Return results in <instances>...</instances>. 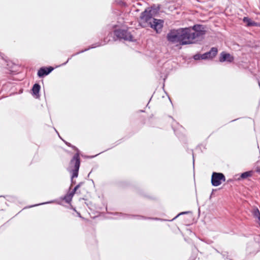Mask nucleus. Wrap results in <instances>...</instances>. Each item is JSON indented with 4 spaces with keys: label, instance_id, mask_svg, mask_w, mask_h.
Here are the masks:
<instances>
[{
    "label": "nucleus",
    "instance_id": "nucleus-15",
    "mask_svg": "<svg viewBox=\"0 0 260 260\" xmlns=\"http://www.w3.org/2000/svg\"><path fill=\"white\" fill-rule=\"evenodd\" d=\"M252 213L254 217L258 219V224L260 225V212L259 210L257 208L255 207L253 209Z\"/></svg>",
    "mask_w": 260,
    "mask_h": 260
},
{
    "label": "nucleus",
    "instance_id": "nucleus-9",
    "mask_svg": "<svg viewBox=\"0 0 260 260\" xmlns=\"http://www.w3.org/2000/svg\"><path fill=\"white\" fill-rule=\"evenodd\" d=\"M116 214L118 215L119 216V218H130L132 217H135L137 219H151L154 220H165L164 219L159 218L157 217H146L143 216L141 215H128L125 214H123L122 213H116Z\"/></svg>",
    "mask_w": 260,
    "mask_h": 260
},
{
    "label": "nucleus",
    "instance_id": "nucleus-8",
    "mask_svg": "<svg viewBox=\"0 0 260 260\" xmlns=\"http://www.w3.org/2000/svg\"><path fill=\"white\" fill-rule=\"evenodd\" d=\"M106 44L105 41H102L101 42H99L98 43H96L95 44H92L91 46H90L88 48H86V49H85L84 50H82L79 52H78L74 54H73L71 57L69 58L68 59V60H67V61H66L65 62L63 63L62 64H61L60 66H64L66 65L68 62V61L70 60V59H71V57H73V56H74L75 55H77L78 54H79L81 53H83L86 51H88L89 50V49H93V48H95L97 47H99V46H103L104 45H105Z\"/></svg>",
    "mask_w": 260,
    "mask_h": 260
},
{
    "label": "nucleus",
    "instance_id": "nucleus-30",
    "mask_svg": "<svg viewBox=\"0 0 260 260\" xmlns=\"http://www.w3.org/2000/svg\"><path fill=\"white\" fill-rule=\"evenodd\" d=\"M192 157H193V164L194 165V155H193V153H192Z\"/></svg>",
    "mask_w": 260,
    "mask_h": 260
},
{
    "label": "nucleus",
    "instance_id": "nucleus-5",
    "mask_svg": "<svg viewBox=\"0 0 260 260\" xmlns=\"http://www.w3.org/2000/svg\"><path fill=\"white\" fill-rule=\"evenodd\" d=\"M114 35L119 39H123L125 41L134 42L133 36L131 33L126 29H117L114 31Z\"/></svg>",
    "mask_w": 260,
    "mask_h": 260
},
{
    "label": "nucleus",
    "instance_id": "nucleus-23",
    "mask_svg": "<svg viewBox=\"0 0 260 260\" xmlns=\"http://www.w3.org/2000/svg\"><path fill=\"white\" fill-rule=\"evenodd\" d=\"M53 202V201H49V202H45V203H40V204H36V205H32V206H29V207H35V206H39V205H44V204H50V203H52Z\"/></svg>",
    "mask_w": 260,
    "mask_h": 260
},
{
    "label": "nucleus",
    "instance_id": "nucleus-3",
    "mask_svg": "<svg viewBox=\"0 0 260 260\" xmlns=\"http://www.w3.org/2000/svg\"><path fill=\"white\" fill-rule=\"evenodd\" d=\"M18 68L17 64L9 59L4 58L1 54V73L6 75L14 74L17 72Z\"/></svg>",
    "mask_w": 260,
    "mask_h": 260
},
{
    "label": "nucleus",
    "instance_id": "nucleus-33",
    "mask_svg": "<svg viewBox=\"0 0 260 260\" xmlns=\"http://www.w3.org/2000/svg\"><path fill=\"white\" fill-rule=\"evenodd\" d=\"M194 258H190V259H188V260H194Z\"/></svg>",
    "mask_w": 260,
    "mask_h": 260
},
{
    "label": "nucleus",
    "instance_id": "nucleus-32",
    "mask_svg": "<svg viewBox=\"0 0 260 260\" xmlns=\"http://www.w3.org/2000/svg\"><path fill=\"white\" fill-rule=\"evenodd\" d=\"M78 216H79L80 217H81L80 213H78Z\"/></svg>",
    "mask_w": 260,
    "mask_h": 260
},
{
    "label": "nucleus",
    "instance_id": "nucleus-4",
    "mask_svg": "<svg viewBox=\"0 0 260 260\" xmlns=\"http://www.w3.org/2000/svg\"><path fill=\"white\" fill-rule=\"evenodd\" d=\"M80 158L78 153H76L71 159L70 165L71 167H74L72 170V175L71 178H77L78 176L79 170L80 166Z\"/></svg>",
    "mask_w": 260,
    "mask_h": 260
},
{
    "label": "nucleus",
    "instance_id": "nucleus-1",
    "mask_svg": "<svg viewBox=\"0 0 260 260\" xmlns=\"http://www.w3.org/2000/svg\"><path fill=\"white\" fill-rule=\"evenodd\" d=\"M206 32V26L194 24L192 26L171 29L167 35L168 42L181 45L197 43L203 39Z\"/></svg>",
    "mask_w": 260,
    "mask_h": 260
},
{
    "label": "nucleus",
    "instance_id": "nucleus-7",
    "mask_svg": "<svg viewBox=\"0 0 260 260\" xmlns=\"http://www.w3.org/2000/svg\"><path fill=\"white\" fill-rule=\"evenodd\" d=\"M164 23L163 20L153 18L149 23L148 27L152 28L157 34H160L162 31Z\"/></svg>",
    "mask_w": 260,
    "mask_h": 260
},
{
    "label": "nucleus",
    "instance_id": "nucleus-27",
    "mask_svg": "<svg viewBox=\"0 0 260 260\" xmlns=\"http://www.w3.org/2000/svg\"><path fill=\"white\" fill-rule=\"evenodd\" d=\"M169 117L172 119L173 121H174V122L175 124H176L177 125H178V126H180V125H179V123H178V122H177L174 120V119H173V117H172L171 116H169Z\"/></svg>",
    "mask_w": 260,
    "mask_h": 260
},
{
    "label": "nucleus",
    "instance_id": "nucleus-19",
    "mask_svg": "<svg viewBox=\"0 0 260 260\" xmlns=\"http://www.w3.org/2000/svg\"><path fill=\"white\" fill-rule=\"evenodd\" d=\"M64 142L68 146L73 148L75 150L77 151L76 153H78L80 155V151L76 146L72 145L71 143L67 142L66 141H64Z\"/></svg>",
    "mask_w": 260,
    "mask_h": 260
},
{
    "label": "nucleus",
    "instance_id": "nucleus-21",
    "mask_svg": "<svg viewBox=\"0 0 260 260\" xmlns=\"http://www.w3.org/2000/svg\"><path fill=\"white\" fill-rule=\"evenodd\" d=\"M189 212L188 211H185V212H180V213H179L178 214H177L174 218H173L172 220H169V221H173L174 220V219H176L178 217H179L180 215H183V214H187Z\"/></svg>",
    "mask_w": 260,
    "mask_h": 260
},
{
    "label": "nucleus",
    "instance_id": "nucleus-10",
    "mask_svg": "<svg viewBox=\"0 0 260 260\" xmlns=\"http://www.w3.org/2000/svg\"><path fill=\"white\" fill-rule=\"evenodd\" d=\"M53 70L54 68L51 66L41 67L38 70L37 75L39 78H43L49 75Z\"/></svg>",
    "mask_w": 260,
    "mask_h": 260
},
{
    "label": "nucleus",
    "instance_id": "nucleus-12",
    "mask_svg": "<svg viewBox=\"0 0 260 260\" xmlns=\"http://www.w3.org/2000/svg\"><path fill=\"white\" fill-rule=\"evenodd\" d=\"M234 59V57L231 56L230 54L222 52L220 54L219 61L221 62L225 61L232 62L233 61Z\"/></svg>",
    "mask_w": 260,
    "mask_h": 260
},
{
    "label": "nucleus",
    "instance_id": "nucleus-2",
    "mask_svg": "<svg viewBox=\"0 0 260 260\" xmlns=\"http://www.w3.org/2000/svg\"><path fill=\"white\" fill-rule=\"evenodd\" d=\"M159 7L151 6L147 8L140 15L138 20L139 25L142 28L148 27L149 23L159 10Z\"/></svg>",
    "mask_w": 260,
    "mask_h": 260
},
{
    "label": "nucleus",
    "instance_id": "nucleus-18",
    "mask_svg": "<svg viewBox=\"0 0 260 260\" xmlns=\"http://www.w3.org/2000/svg\"><path fill=\"white\" fill-rule=\"evenodd\" d=\"M83 184V182H80L78 185H77L73 189V190L70 192L72 195L74 196V194L76 193L77 190L80 187L81 185Z\"/></svg>",
    "mask_w": 260,
    "mask_h": 260
},
{
    "label": "nucleus",
    "instance_id": "nucleus-24",
    "mask_svg": "<svg viewBox=\"0 0 260 260\" xmlns=\"http://www.w3.org/2000/svg\"><path fill=\"white\" fill-rule=\"evenodd\" d=\"M101 153H102V152H101ZM99 154H100V153H99ZM98 155V154H96V155H93V156H85V157L86 158H93L94 157H95V156H97Z\"/></svg>",
    "mask_w": 260,
    "mask_h": 260
},
{
    "label": "nucleus",
    "instance_id": "nucleus-16",
    "mask_svg": "<svg viewBox=\"0 0 260 260\" xmlns=\"http://www.w3.org/2000/svg\"><path fill=\"white\" fill-rule=\"evenodd\" d=\"M243 21L246 23L247 26H252V25H255V22L251 20L250 18L248 17H244L243 19Z\"/></svg>",
    "mask_w": 260,
    "mask_h": 260
},
{
    "label": "nucleus",
    "instance_id": "nucleus-14",
    "mask_svg": "<svg viewBox=\"0 0 260 260\" xmlns=\"http://www.w3.org/2000/svg\"><path fill=\"white\" fill-rule=\"evenodd\" d=\"M254 172L252 170L248 171L245 172L244 173H242L241 174L239 178H238V180H240L241 179H245L247 178L248 177H251L253 174Z\"/></svg>",
    "mask_w": 260,
    "mask_h": 260
},
{
    "label": "nucleus",
    "instance_id": "nucleus-29",
    "mask_svg": "<svg viewBox=\"0 0 260 260\" xmlns=\"http://www.w3.org/2000/svg\"><path fill=\"white\" fill-rule=\"evenodd\" d=\"M71 183L72 184H75L76 183V181L73 180V179L71 178Z\"/></svg>",
    "mask_w": 260,
    "mask_h": 260
},
{
    "label": "nucleus",
    "instance_id": "nucleus-25",
    "mask_svg": "<svg viewBox=\"0 0 260 260\" xmlns=\"http://www.w3.org/2000/svg\"><path fill=\"white\" fill-rule=\"evenodd\" d=\"M172 128L173 129L174 131V133H175L176 135H177L176 134V130L175 129V123H172Z\"/></svg>",
    "mask_w": 260,
    "mask_h": 260
},
{
    "label": "nucleus",
    "instance_id": "nucleus-28",
    "mask_svg": "<svg viewBox=\"0 0 260 260\" xmlns=\"http://www.w3.org/2000/svg\"><path fill=\"white\" fill-rule=\"evenodd\" d=\"M255 171L257 173H260V167H257Z\"/></svg>",
    "mask_w": 260,
    "mask_h": 260
},
{
    "label": "nucleus",
    "instance_id": "nucleus-26",
    "mask_svg": "<svg viewBox=\"0 0 260 260\" xmlns=\"http://www.w3.org/2000/svg\"><path fill=\"white\" fill-rule=\"evenodd\" d=\"M255 25H252V26H258V27H260V23H258V22H255Z\"/></svg>",
    "mask_w": 260,
    "mask_h": 260
},
{
    "label": "nucleus",
    "instance_id": "nucleus-6",
    "mask_svg": "<svg viewBox=\"0 0 260 260\" xmlns=\"http://www.w3.org/2000/svg\"><path fill=\"white\" fill-rule=\"evenodd\" d=\"M225 181V177L222 173L214 172L211 175V183L213 186H218Z\"/></svg>",
    "mask_w": 260,
    "mask_h": 260
},
{
    "label": "nucleus",
    "instance_id": "nucleus-31",
    "mask_svg": "<svg viewBox=\"0 0 260 260\" xmlns=\"http://www.w3.org/2000/svg\"><path fill=\"white\" fill-rule=\"evenodd\" d=\"M78 216H79L80 217H81L80 213H78Z\"/></svg>",
    "mask_w": 260,
    "mask_h": 260
},
{
    "label": "nucleus",
    "instance_id": "nucleus-13",
    "mask_svg": "<svg viewBox=\"0 0 260 260\" xmlns=\"http://www.w3.org/2000/svg\"><path fill=\"white\" fill-rule=\"evenodd\" d=\"M41 89V86L39 83H35L31 89V94L36 99L40 98V91Z\"/></svg>",
    "mask_w": 260,
    "mask_h": 260
},
{
    "label": "nucleus",
    "instance_id": "nucleus-17",
    "mask_svg": "<svg viewBox=\"0 0 260 260\" xmlns=\"http://www.w3.org/2000/svg\"><path fill=\"white\" fill-rule=\"evenodd\" d=\"M73 195H72L71 193L69 194H66L63 198V200L66 201L67 203H70L72 201Z\"/></svg>",
    "mask_w": 260,
    "mask_h": 260
},
{
    "label": "nucleus",
    "instance_id": "nucleus-34",
    "mask_svg": "<svg viewBox=\"0 0 260 260\" xmlns=\"http://www.w3.org/2000/svg\"><path fill=\"white\" fill-rule=\"evenodd\" d=\"M236 120V119L233 120H232L231 121H235Z\"/></svg>",
    "mask_w": 260,
    "mask_h": 260
},
{
    "label": "nucleus",
    "instance_id": "nucleus-11",
    "mask_svg": "<svg viewBox=\"0 0 260 260\" xmlns=\"http://www.w3.org/2000/svg\"><path fill=\"white\" fill-rule=\"evenodd\" d=\"M217 52V48L212 47L209 51L202 54V59H212L216 55Z\"/></svg>",
    "mask_w": 260,
    "mask_h": 260
},
{
    "label": "nucleus",
    "instance_id": "nucleus-22",
    "mask_svg": "<svg viewBox=\"0 0 260 260\" xmlns=\"http://www.w3.org/2000/svg\"><path fill=\"white\" fill-rule=\"evenodd\" d=\"M189 212L188 211H185V212H180V213H179L178 214H177L174 218H173L172 220H169V221H173L174 220V219H176L178 217H179L180 215H183V214H187Z\"/></svg>",
    "mask_w": 260,
    "mask_h": 260
},
{
    "label": "nucleus",
    "instance_id": "nucleus-20",
    "mask_svg": "<svg viewBox=\"0 0 260 260\" xmlns=\"http://www.w3.org/2000/svg\"><path fill=\"white\" fill-rule=\"evenodd\" d=\"M193 58L196 60L202 59V54H195L194 55H193Z\"/></svg>",
    "mask_w": 260,
    "mask_h": 260
}]
</instances>
